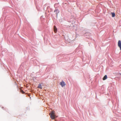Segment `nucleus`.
I'll return each mask as SVG.
<instances>
[{
    "label": "nucleus",
    "mask_w": 121,
    "mask_h": 121,
    "mask_svg": "<svg viewBox=\"0 0 121 121\" xmlns=\"http://www.w3.org/2000/svg\"><path fill=\"white\" fill-rule=\"evenodd\" d=\"M55 111L52 110L49 113L50 117L52 119H54L55 117H56L55 114Z\"/></svg>",
    "instance_id": "1"
},
{
    "label": "nucleus",
    "mask_w": 121,
    "mask_h": 121,
    "mask_svg": "<svg viewBox=\"0 0 121 121\" xmlns=\"http://www.w3.org/2000/svg\"><path fill=\"white\" fill-rule=\"evenodd\" d=\"M118 46L120 48V50L121 51V41L119 40L118 42Z\"/></svg>",
    "instance_id": "2"
},
{
    "label": "nucleus",
    "mask_w": 121,
    "mask_h": 121,
    "mask_svg": "<svg viewBox=\"0 0 121 121\" xmlns=\"http://www.w3.org/2000/svg\"><path fill=\"white\" fill-rule=\"evenodd\" d=\"M60 84L62 87H63L65 85V84L64 82L62 81L60 83Z\"/></svg>",
    "instance_id": "3"
},
{
    "label": "nucleus",
    "mask_w": 121,
    "mask_h": 121,
    "mask_svg": "<svg viewBox=\"0 0 121 121\" xmlns=\"http://www.w3.org/2000/svg\"><path fill=\"white\" fill-rule=\"evenodd\" d=\"M54 32L56 33L57 32V30L56 26H54Z\"/></svg>",
    "instance_id": "4"
},
{
    "label": "nucleus",
    "mask_w": 121,
    "mask_h": 121,
    "mask_svg": "<svg viewBox=\"0 0 121 121\" xmlns=\"http://www.w3.org/2000/svg\"><path fill=\"white\" fill-rule=\"evenodd\" d=\"M107 78V75H105L103 78V80H105Z\"/></svg>",
    "instance_id": "5"
},
{
    "label": "nucleus",
    "mask_w": 121,
    "mask_h": 121,
    "mask_svg": "<svg viewBox=\"0 0 121 121\" xmlns=\"http://www.w3.org/2000/svg\"><path fill=\"white\" fill-rule=\"evenodd\" d=\"M38 88L41 89H42V86L41 84H39L38 87Z\"/></svg>",
    "instance_id": "6"
},
{
    "label": "nucleus",
    "mask_w": 121,
    "mask_h": 121,
    "mask_svg": "<svg viewBox=\"0 0 121 121\" xmlns=\"http://www.w3.org/2000/svg\"><path fill=\"white\" fill-rule=\"evenodd\" d=\"M111 13L112 14V17H114L115 16V14L114 13Z\"/></svg>",
    "instance_id": "7"
},
{
    "label": "nucleus",
    "mask_w": 121,
    "mask_h": 121,
    "mask_svg": "<svg viewBox=\"0 0 121 121\" xmlns=\"http://www.w3.org/2000/svg\"><path fill=\"white\" fill-rule=\"evenodd\" d=\"M20 91L21 92L22 94L24 93H25V92L22 90H21Z\"/></svg>",
    "instance_id": "8"
},
{
    "label": "nucleus",
    "mask_w": 121,
    "mask_h": 121,
    "mask_svg": "<svg viewBox=\"0 0 121 121\" xmlns=\"http://www.w3.org/2000/svg\"><path fill=\"white\" fill-rule=\"evenodd\" d=\"M56 11H57L58 12V10H56L54 11V12H56Z\"/></svg>",
    "instance_id": "9"
}]
</instances>
